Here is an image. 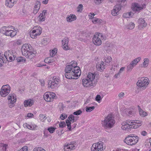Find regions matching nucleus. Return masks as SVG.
Listing matches in <instances>:
<instances>
[{
    "label": "nucleus",
    "instance_id": "1",
    "mask_svg": "<svg viewBox=\"0 0 151 151\" xmlns=\"http://www.w3.org/2000/svg\"><path fill=\"white\" fill-rule=\"evenodd\" d=\"M97 75L95 73H89L86 78H83L82 80V83L83 86L86 87L95 86L98 82L96 78Z\"/></svg>",
    "mask_w": 151,
    "mask_h": 151
},
{
    "label": "nucleus",
    "instance_id": "2",
    "mask_svg": "<svg viewBox=\"0 0 151 151\" xmlns=\"http://www.w3.org/2000/svg\"><path fill=\"white\" fill-rule=\"evenodd\" d=\"M21 51L23 55L30 60L32 59L35 56L36 52L33 51L32 47L30 44H24L22 46Z\"/></svg>",
    "mask_w": 151,
    "mask_h": 151
},
{
    "label": "nucleus",
    "instance_id": "3",
    "mask_svg": "<svg viewBox=\"0 0 151 151\" xmlns=\"http://www.w3.org/2000/svg\"><path fill=\"white\" fill-rule=\"evenodd\" d=\"M115 123L114 117L111 114H108L104 118L102 124V126L106 129L112 128Z\"/></svg>",
    "mask_w": 151,
    "mask_h": 151
},
{
    "label": "nucleus",
    "instance_id": "4",
    "mask_svg": "<svg viewBox=\"0 0 151 151\" xmlns=\"http://www.w3.org/2000/svg\"><path fill=\"white\" fill-rule=\"evenodd\" d=\"M134 135L133 134L129 135L124 140V142L130 145L136 144L138 142L139 138L138 136H134Z\"/></svg>",
    "mask_w": 151,
    "mask_h": 151
},
{
    "label": "nucleus",
    "instance_id": "5",
    "mask_svg": "<svg viewBox=\"0 0 151 151\" xmlns=\"http://www.w3.org/2000/svg\"><path fill=\"white\" fill-rule=\"evenodd\" d=\"M0 31L1 33L7 36H10L11 37H13L15 36L17 33L16 31H15L10 29L9 27H8L4 26L1 29Z\"/></svg>",
    "mask_w": 151,
    "mask_h": 151
},
{
    "label": "nucleus",
    "instance_id": "6",
    "mask_svg": "<svg viewBox=\"0 0 151 151\" xmlns=\"http://www.w3.org/2000/svg\"><path fill=\"white\" fill-rule=\"evenodd\" d=\"M33 29L32 32L30 33V35L32 38L34 39L37 37V36L41 34L42 28L40 26L37 25L34 27Z\"/></svg>",
    "mask_w": 151,
    "mask_h": 151
},
{
    "label": "nucleus",
    "instance_id": "7",
    "mask_svg": "<svg viewBox=\"0 0 151 151\" xmlns=\"http://www.w3.org/2000/svg\"><path fill=\"white\" fill-rule=\"evenodd\" d=\"M11 87L9 85H3L1 89L0 94L2 96L5 97L9 93Z\"/></svg>",
    "mask_w": 151,
    "mask_h": 151
},
{
    "label": "nucleus",
    "instance_id": "8",
    "mask_svg": "<svg viewBox=\"0 0 151 151\" xmlns=\"http://www.w3.org/2000/svg\"><path fill=\"white\" fill-rule=\"evenodd\" d=\"M56 94L50 91L45 92L43 98L47 102L52 101L55 98Z\"/></svg>",
    "mask_w": 151,
    "mask_h": 151
},
{
    "label": "nucleus",
    "instance_id": "9",
    "mask_svg": "<svg viewBox=\"0 0 151 151\" xmlns=\"http://www.w3.org/2000/svg\"><path fill=\"white\" fill-rule=\"evenodd\" d=\"M65 77L68 79H77L80 75L77 76L76 72L72 70V71L65 72Z\"/></svg>",
    "mask_w": 151,
    "mask_h": 151
},
{
    "label": "nucleus",
    "instance_id": "10",
    "mask_svg": "<svg viewBox=\"0 0 151 151\" xmlns=\"http://www.w3.org/2000/svg\"><path fill=\"white\" fill-rule=\"evenodd\" d=\"M76 142L73 141L71 142L70 143H66L64 145L63 149L65 151H70L71 150L75 149L76 147L74 145Z\"/></svg>",
    "mask_w": 151,
    "mask_h": 151
},
{
    "label": "nucleus",
    "instance_id": "11",
    "mask_svg": "<svg viewBox=\"0 0 151 151\" xmlns=\"http://www.w3.org/2000/svg\"><path fill=\"white\" fill-rule=\"evenodd\" d=\"M70 64L74 69L73 70L76 72L77 76L81 75V72L79 67L77 66V64L76 62L75 61H72L70 63Z\"/></svg>",
    "mask_w": 151,
    "mask_h": 151
},
{
    "label": "nucleus",
    "instance_id": "12",
    "mask_svg": "<svg viewBox=\"0 0 151 151\" xmlns=\"http://www.w3.org/2000/svg\"><path fill=\"white\" fill-rule=\"evenodd\" d=\"M122 5L117 4L115 5L111 11V14L112 15L115 16L118 14V12L121 9Z\"/></svg>",
    "mask_w": 151,
    "mask_h": 151
},
{
    "label": "nucleus",
    "instance_id": "13",
    "mask_svg": "<svg viewBox=\"0 0 151 151\" xmlns=\"http://www.w3.org/2000/svg\"><path fill=\"white\" fill-rule=\"evenodd\" d=\"M105 64L104 61H101L100 64H97L96 65V68L97 69L101 72L108 65L106 63Z\"/></svg>",
    "mask_w": 151,
    "mask_h": 151
},
{
    "label": "nucleus",
    "instance_id": "14",
    "mask_svg": "<svg viewBox=\"0 0 151 151\" xmlns=\"http://www.w3.org/2000/svg\"><path fill=\"white\" fill-rule=\"evenodd\" d=\"M145 6V5L144 4L141 6L139 4L137 3H135L134 6L133 7L132 10L133 11H135V12H138L144 8V6Z\"/></svg>",
    "mask_w": 151,
    "mask_h": 151
},
{
    "label": "nucleus",
    "instance_id": "15",
    "mask_svg": "<svg viewBox=\"0 0 151 151\" xmlns=\"http://www.w3.org/2000/svg\"><path fill=\"white\" fill-rule=\"evenodd\" d=\"M68 38L67 37H65L62 40V47L65 50H67L69 49V47L68 45Z\"/></svg>",
    "mask_w": 151,
    "mask_h": 151
},
{
    "label": "nucleus",
    "instance_id": "16",
    "mask_svg": "<svg viewBox=\"0 0 151 151\" xmlns=\"http://www.w3.org/2000/svg\"><path fill=\"white\" fill-rule=\"evenodd\" d=\"M17 0H6L5 5L9 8H11L16 4Z\"/></svg>",
    "mask_w": 151,
    "mask_h": 151
},
{
    "label": "nucleus",
    "instance_id": "17",
    "mask_svg": "<svg viewBox=\"0 0 151 151\" xmlns=\"http://www.w3.org/2000/svg\"><path fill=\"white\" fill-rule=\"evenodd\" d=\"M58 84L57 81H54L52 80H50L48 81V88H53L55 87H57Z\"/></svg>",
    "mask_w": 151,
    "mask_h": 151
},
{
    "label": "nucleus",
    "instance_id": "18",
    "mask_svg": "<svg viewBox=\"0 0 151 151\" xmlns=\"http://www.w3.org/2000/svg\"><path fill=\"white\" fill-rule=\"evenodd\" d=\"M93 41L94 44L97 46H99L101 44V40L96 35H94L93 38Z\"/></svg>",
    "mask_w": 151,
    "mask_h": 151
},
{
    "label": "nucleus",
    "instance_id": "19",
    "mask_svg": "<svg viewBox=\"0 0 151 151\" xmlns=\"http://www.w3.org/2000/svg\"><path fill=\"white\" fill-rule=\"evenodd\" d=\"M126 114L130 117L134 116L135 113L134 110L132 107H130L126 110Z\"/></svg>",
    "mask_w": 151,
    "mask_h": 151
},
{
    "label": "nucleus",
    "instance_id": "20",
    "mask_svg": "<svg viewBox=\"0 0 151 151\" xmlns=\"http://www.w3.org/2000/svg\"><path fill=\"white\" fill-rule=\"evenodd\" d=\"M122 126L121 127L122 129L124 130L128 131H129L130 130L132 129L131 124H127L126 123H122Z\"/></svg>",
    "mask_w": 151,
    "mask_h": 151
},
{
    "label": "nucleus",
    "instance_id": "21",
    "mask_svg": "<svg viewBox=\"0 0 151 151\" xmlns=\"http://www.w3.org/2000/svg\"><path fill=\"white\" fill-rule=\"evenodd\" d=\"M143 84V88H142L143 90L145 89L147 85L149 84L150 82V80L149 78L147 77L145 78H142V80Z\"/></svg>",
    "mask_w": 151,
    "mask_h": 151
},
{
    "label": "nucleus",
    "instance_id": "22",
    "mask_svg": "<svg viewBox=\"0 0 151 151\" xmlns=\"http://www.w3.org/2000/svg\"><path fill=\"white\" fill-rule=\"evenodd\" d=\"M34 101L33 100H25L24 102V106L25 107L27 106H31L34 104Z\"/></svg>",
    "mask_w": 151,
    "mask_h": 151
},
{
    "label": "nucleus",
    "instance_id": "23",
    "mask_svg": "<svg viewBox=\"0 0 151 151\" xmlns=\"http://www.w3.org/2000/svg\"><path fill=\"white\" fill-rule=\"evenodd\" d=\"M78 118V117L77 116L75 117L73 115L70 114L68 116L67 119L69 120V121L72 123H73L74 122H76L77 121V119Z\"/></svg>",
    "mask_w": 151,
    "mask_h": 151
},
{
    "label": "nucleus",
    "instance_id": "24",
    "mask_svg": "<svg viewBox=\"0 0 151 151\" xmlns=\"http://www.w3.org/2000/svg\"><path fill=\"white\" fill-rule=\"evenodd\" d=\"M139 26L140 27H145L147 25V24L145 22L143 19H140L138 20Z\"/></svg>",
    "mask_w": 151,
    "mask_h": 151
},
{
    "label": "nucleus",
    "instance_id": "25",
    "mask_svg": "<svg viewBox=\"0 0 151 151\" xmlns=\"http://www.w3.org/2000/svg\"><path fill=\"white\" fill-rule=\"evenodd\" d=\"M15 51L11 50H9L8 51H6L5 52L4 56L5 57V58H6L7 60H8V57L12 55V54Z\"/></svg>",
    "mask_w": 151,
    "mask_h": 151
},
{
    "label": "nucleus",
    "instance_id": "26",
    "mask_svg": "<svg viewBox=\"0 0 151 151\" xmlns=\"http://www.w3.org/2000/svg\"><path fill=\"white\" fill-rule=\"evenodd\" d=\"M76 17L75 15L73 14H70L69 16H68L66 18V20L67 22H71L73 21L76 20Z\"/></svg>",
    "mask_w": 151,
    "mask_h": 151
},
{
    "label": "nucleus",
    "instance_id": "27",
    "mask_svg": "<svg viewBox=\"0 0 151 151\" xmlns=\"http://www.w3.org/2000/svg\"><path fill=\"white\" fill-rule=\"evenodd\" d=\"M8 99L9 100H12L13 102H16L17 99L15 94L14 93L10 94L8 96Z\"/></svg>",
    "mask_w": 151,
    "mask_h": 151
},
{
    "label": "nucleus",
    "instance_id": "28",
    "mask_svg": "<svg viewBox=\"0 0 151 151\" xmlns=\"http://www.w3.org/2000/svg\"><path fill=\"white\" fill-rule=\"evenodd\" d=\"M138 108L139 110V112L140 115L144 117L147 115V113L145 111H144L139 106H138Z\"/></svg>",
    "mask_w": 151,
    "mask_h": 151
},
{
    "label": "nucleus",
    "instance_id": "29",
    "mask_svg": "<svg viewBox=\"0 0 151 151\" xmlns=\"http://www.w3.org/2000/svg\"><path fill=\"white\" fill-rule=\"evenodd\" d=\"M73 70L71 65L70 64V63L66 64V67L65 70V72L72 71V70L74 71Z\"/></svg>",
    "mask_w": 151,
    "mask_h": 151
},
{
    "label": "nucleus",
    "instance_id": "30",
    "mask_svg": "<svg viewBox=\"0 0 151 151\" xmlns=\"http://www.w3.org/2000/svg\"><path fill=\"white\" fill-rule=\"evenodd\" d=\"M92 16H91L90 18L92 19L93 22V23L96 24L97 23L98 24H100L101 23L102 20L99 19L95 17L92 18Z\"/></svg>",
    "mask_w": 151,
    "mask_h": 151
},
{
    "label": "nucleus",
    "instance_id": "31",
    "mask_svg": "<svg viewBox=\"0 0 151 151\" xmlns=\"http://www.w3.org/2000/svg\"><path fill=\"white\" fill-rule=\"evenodd\" d=\"M103 142L101 141L99 142L96 144L97 147L99 151H101L103 150Z\"/></svg>",
    "mask_w": 151,
    "mask_h": 151
},
{
    "label": "nucleus",
    "instance_id": "32",
    "mask_svg": "<svg viewBox=\"0 0 151 151\" xmlns=\"http://www.w3.org/2000/svg\"><path fill=\"white\" fill-rule=\"evenodd\" d=\"M16 60L17 62L21 63H24L26 61V59L22 57H19L16 59Z\"/></svg>",
    "mask_w": 151,
    "mask_h": 151
},
{
    "label": "nucleus",
    "instance_id": "33",
    "mask_svg": "<svg viewBox=\"0 0 151 151\" xmlns=\"http://www.w3.org/2000/svg\"><path fill=\"white\" fill-rule=\"evenodd\" d=\"M141 59V58L140 57H139L134 59L130 63L132 64V65L134 66L140 61Z\"/></svg>",
    "mask_w": 151,
    "mask_h": 151
},
{
    "label": "nucleus",
    "instance_id": "34",
    "mask_svg": "<svg viewBox=\"0 0 151 151\" xmlns=\"http://www.w3.org/2000/svg\"><path fill=\"white\" fill-rule=\"evenodd\" d=\"M104 60V62L108 66L109 65V63L112 60V58L110 56H107V57H105Z\"/></svg>",
    "mask_w": 151,
    "mask_h": 151
},
{
    "label": "nucleus",
    "instance_id": "35",
    "mask_svg": "<svg viewBox=\"0 0 151 151\" xmlns=\"http://www.w3.org/2000/svg\"><path fill=\"white\" fill-rule=\"evenodd\" d=\"M53 58L52 57L47 58L46 59H45L44 61L45 63H50L52 62H53L55 61L53 59H52Z\"/></svg>",
    "mask_w": 151,
    "mask_h": 151
},
{
    "label": "nucleus",
    "instance_id": "36",
    "mask_svg": "<svg viewBox=\"0 0 151 151\" xmlns=\"http://www.w3.org/2000/svg\"><path fill=\"white\" fill-rule=\"evenodd\" d=\"M149 62V59L147 58H145L144 59V62L143 63V67H146L148 65Z\"/></svg>",
    "mask_w": 151,
    "mask_h": 151
},
{
    "label": "nucleus",
    "instance_id": "37",
    "mask_svg": "<svg viewBox=\"0 0 151 151\" xmlns=\"http://www.w3.org/2000/svg\"><path fill=\"white\" fill-rule=\"evenodd\" d=\"M39 18L38 21L40 22H42L44 21L45 20V17L44 15H43L42 13L40 14L39 16Z\"/></svg>",
    "mask_w": 151,
    "mask_h": 151
},
{
    "label": "nucleus",
    "instance_id": "38",
    "mask_svg": "<svg viewBox=\"0 0 151 151\" xmlns=\"http://www.w3.org/2000/svg\"><path fill=\"white\" fill-rule=\"evenodd\" d=\"M134 27V23L130 22L127 25V29H132Z\"/></svg>",
    "mask_w": 151,
    "mask_h": 151
},
{
    "label": "nucleus",
    "instance_id": "39",
    "mask_svg": "<svg viewBox=\"0 0 151 151\" xmlns=\"http://www.w3.org/2000/svg\"><path fill=\"white\" fill-rule=\"evenodd\" d=\"M8 145L2 143L0 144V147L1 148V150L2 151H6Z\"/></svg>",
    "mask_w": 151,
    "mask_h": 151
},
{
    "label": "nucleus",
    "instance_id": "40",
    "mask_svg": "<svg viewBox=\"0 0 151 151\" xmlns=\"http://www.w3.org/2000/svg\"><path fill=\"white\" fill-rule=\"evenodd\" d=\"M71 122L70 121H69V120H67V119L66 120V125L68 127V128L69 130V131H70L71 130Z\"/></svg>",
    "mask_w": 151,
    "mask_h": 151
},
{
    "label": "nucleus",
    "instance_id": "41",
    "mask_svg": "<svg viewBox=\"0 0 151 151\" xmlns=\"http://www.w3.org/2000/svg\"><path fill=\"white\" fill-rule=\"evenodd\" d=\"M56 128L55 127H50L47 128V130L49 131V132L52 134L54 132Z\"/></svg>",
    "mask_w": 151,
    "mask_h": 151
},
{
    "label": "nucleus",
    "instance_id": "42",
    "mask_svg": "<svg viewBox=\"0 0 151 151\" xmlns=\"http://www.w3.org/2000/svg\"><path fill=\"white\" fill-rule=\"evenodd\" d=\"M40 2L39 1H37L35 4L34 9H39L40 8Z\"/></svg>",
    "mask_w": 151,
    "mask_h": 151
},
{
    "label": "nucleus",
    "instance_id": "43",
    "mask_svg": "<svg viewBox=\"0 0 151 151\" xmlns=\"http://www.w3.org/2000/svg\"><path fill=\"white\" fill-rule=\"evenodd\" d=\"M95 109V107L94 106H90V107H86V110L87 112H90Z\"/></svg>",
    "mask_w": 151,
    "mask_h": 151
},
{
    "label": "nucleus",
    "instance_id": "44",
    "mask_svg": "<svg viewBox=\"0 0 151 151\" xmlns=\"http://www.w3.org/2000/svg\"><path fill=\"white\" fill-rule=\"evenodd\" d=\"M134 67V65H132V64L130 63L127 66V70L128 72H130Z\"/></svg>",
    "mask_w": 151,
    "mask_h": 151
},
{
    "label": "nucleus",
    "instance_id": "45",
    "mask_svg": "<svg viewBox=\"0 0 151 151\" xmlns=\"http://www.w3.org/2000/svg\"><path fill=\"white\" fill-rule=\"evenodd\" d=\"M137 86L140 87H142V88H143V84L142 80H139L137 83Z\"/></svg>",
    "mask_w": 151,
    "mask_h": 151
},
{
    "label": "nucleus",
    "instance_id": "46",
    "mask_svg": "<svg viewBox=\"0 0 151 151\" xmlns=\"http://www.w3.org/2000/svg\"><path fill=\"white\" fill-rule=\"evenodd\" d=\"M96 147V143L93 144L91 147V151H99V150Z\"/></svg>",
    "mask_w": 151,
    "mask_h": 151
},
{
    "label": "nucleus",
    "instance_id": "47",
    "mask_svg": "<svg viewBox=\"0 0 151 151\" xmlns=\"http://www.w3.org/2000/svg\"><path fill=\"white\" fill-rule=\"evenodd\" d=\"M15 103V102H13L12 100H9L8 103L9 107L10 108H12L14 107V106Z\"/></svg>",
    "mask_w": 151,
    "mask_h": 151
},
{
    "label": "nucleus",
    "instance_id": "48",
    "mask_svg": "<svg viewBox=\"0 0 151 151\" xmlns=\"http://www.w3.org/2000/svg\"><path fill=\"white\" fill-rule=\"evenodd\" d=\"M83 6L81 4L79 5L77 8V11L78 12H81L83 10Z\"/></svg>",
    "mask_w": 151,
    "mask_h": 151
},
{
    "label": "nucleus",
    "instance_id": "49",
    "mask_svg": "<svg viewBox=\"0 0 151 151\" xmlns=\"http://www.w3.org/2000/svg\"><path fill=\"white\" fill-rule=\"evenodd\" d=\"M57 49L56 48H55L52 50L51 52L50 53V55L52 57L55 55L57 52Z\"/></svg>",
    "mask_w": 151,
    "mask_h": 151
},
{
    "label": "nucleus",
    "instance_id": "50",
    "mask_svg": "<svg viewBox=\"0 0 151 151\" xmlns=\"http://www.w3.org/2000/svg\"><path fill=\"white\" fill-rule=\"evenodd\" d=\"M82 113V111L81 109H79L76 111L74 112L73 114L75 115H78L81 114Z\"/></svg>",
    "mask_w": 151,
    "mask_h": 151
},
{
    "label": "nucleus",
    "instance_id": "51",
    "mask_svg": "<svg viewBox=\"0 0 151 151\" xmlns=\"http://www.w3.org/2000/svg\"><path fill=\"white\" fill-rule=\"evenodd\" d=\"M59 127L60 128H63L66 126V124L64 122H61L59 124Z\"/></svg>",
    "mask_w": 151,
    "mask_h": 151
},
{
    "label": "nucleus",
    "instance_id": "52",
    "mask_svg": "<svg viewBox=\"0 0 151 151\" xmlns=\"http://www.w3.org/2000/svg\"><path fill=\"white\" fill-rule=\"evenodd\" d=\"M39 116L40 117V119L41 120H42L43 121L44 120H45L47 118L46 116H45L43 114H40Z\"/></svg>",
    "mask_w": 151,
    "mask_h": 151
},
{
    "label": "nucleus",
    "instance_id": "53",
    "mask_svg": "<svg viewBox=\"0 0 151 151\" xmlns=\"http://www.w3.org/2000/svg\"><path fill=\"white\" fill-rule=\"evenodd\" d=\"M67 117V115L65 114H62L60 116V118L62 120H64Z\"/></svg>",
    "mask_w": 151,
    "mask_h": 151
},
{
    "label": "nucleus",
    "instance_id": "54",
    "mask_svg": "<svg viewBox=\"0 0 151 151\" xmlns=\"http://www.w3.org/2000/svg\"><path fill=\"white\" fill-rule=\"evenodd\" d=\"M96 100L98 102H99V101L101 99V96L99 95H97L95 98Z\"/></svg>",
    "mask_w": 151,
    "mask_h": 151
},
{
    "label": "nucleus",
    "instance_id": "55",
    "mask_svg": "<svg viewBox=\"0 0 151 151\" xmlns=\"http://www.w3.org/2000/svg\"><path fill=\"white\" fill-rule=\"evenodd\" d=\"M19 150L20 151H28V147L27 146H25Z\"/></svg>",
    "mask_w": 151,
    "mask_h": 151
},
{
    "label": "nucleus",
    "instance_id": "56",
    "mask_svg": "<svg viewBox=\"0 0 151 151\" xmlns=\"http://www.w3.org/2000/svg\"><path fill=\"white\" fill-rule=\"evenodd\" d=\"M131 125L132 129H136L137 128V125L135 122H133V124H131Z\"/></svg>",
    "mask_w": 151,
    "mask_h": 151
},
{
    "label": "nucleus",
    "instance_id": "57",
    "mask_svg": "<svg viewBox=\"0 0 151 151\" xmlns=\"http://www.w3.org/2000/svg\"><path fill=\"white\" fill-rule=\"evenodd\" d=\"M52 80L54 81H57L58 83L59 80V78L58 77H57L55 76H54L53 77Z\"/></svg>",
    "mask_w": 151,
    "mask_h": 151
},
{
    "label": "nucleus",
    "instance_id": "58",
    "mask_svg": "<svg viewBox=\"0 0 151 151\" xmlns=\"http://www.w3.org/2000/svg\"><path fill=\"white\" fill-rule=\"evenodd\" d=\"M134 122H132V121H131L130 120H127L126 121V122H123V123H126V124H132Z\"/></svg>",
    "mask_w": 151,
    "mask_h": 151
},
{
    "label": "nucleus",
    "instance_id": "59",
    "mask_svg": "<svg viewBox=\"0 0 151 151\" xmlns=\"http://www.w3.org/2000/svg\"><path fill=\"white\" fill-rule=\"evenodd\" d=\"M14 60V58H13L12 57V55L8 57V60H7L8 61H12Z\"/></svg>",
    "mask_w": 151,
    "mask_h": 151
},
{
    "label": "nucleus",
    "instance_id": "60",
    "mask_svg": "<svg viewBox=\"0 0 151 151\" xmlns=\"http://www.w3.org/2000/svg\"><path fill=\"white\" fill-rule=\"evenodd\" d=\"M129 14L128 13H124L123 14V17L125 18H129Z\"/></svg>",
    "mask_w": 151,
    "mask_h": 151
},
{
    "label": "nucleus",
    "instance_id": "61",
    "mask_svg": "<svg viewBox=\"0 0 151 151\" xmlns=\"http://www.w3.org/2000/svg\"><path fill=\"white\" fill-rule=\"evenodd\" d=\"M26 127L27 128L30 129H32V125L27 124L26 123Z\"/></svg>",
    "mask_w": 151,
    "mask_h": 151
},
{
    "label": "nucleus",
    "instance_id": "62",
    "mask_svg": "<svg viewBox=\"0 0 151 151\" xmlns=\"http://www.w3.org/2000/svg\"><path fill=\"white\" fill-rule=\"evenodd\" d=\"M4 63V62L2 59L0 57V67L2 66Z\"/></svg>",
    "mask_w": 151,
    "mask_h": 151
},
{
    "label": "nucleus",
    "instance_id": "63",
    "mask_svg": "<svg viewBox=\"0 0 151 151\" xmlns=\"http://www.w3.org/2000/svg\"><path fill=\"white\" fill-rule=\"evenodd\" d=\"M40 82V83L41 84V85L42 86H44L45 84V81L44 80H40L39 81Z\"/></svg>",
    "mask_w": 151,
    "mask_h": 151
},
{
    "label": "nucleus",
    "instance_id": "64",
    "mask_svg": "<svg viewBox=\"0 0 151 151\" xmlns=\"http://www.w3.org/2000/svg\"><path fill=\"white\" fill-rule=\"evenodd\" d=\"M126 0H119L118 1V4H122V3L125 2Z\"/></svg>",
    "mask_w": 151,
    "mask_h": 151
}]
</instances>
